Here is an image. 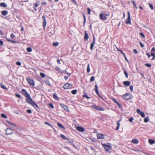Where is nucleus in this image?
<instances>
[{
    "label": "nucleus",
    "mask_w": 155,
    "mask_h": 155,
    "mask_svg": "<svg viewBox=\"0 0 155 155\" xmlns=\"http://www.w3.org/2000/svg\"><path fill=\"white\" fill-rule=\"evenodd\" d=\"M39 5L38 2L33 4L34 6L33 7V8H34V10L35 11H36L37 10L36 8L38 7Z\"/></svg>",
    "instance_id": "obj_19"
},
{
    "label": "nucleus",
    "mask_w": 155,
    "mask_h": 155,
    "mask_svg": "<svg viewBox=\"0 0 155 155\" xmlns=\"http://www.w3.org/2000/svg\"><path fill=\"white\" fill-rule=\"evenodd\" d=\"M117 51H118L120 52L122 54H123V53H124L120 49H119V48H117Z\"/></svg>",
    "instance_id": "obj_55"
},
{
    "label": "nucleus",
    "mask_w": 155,
    "mask_h": 155,
    "mask_svg": "<svg viewBox=\"0 0 155 155\" xmlns=\"http://www.w3.org/2000/svg\"><path fill=\"white\" fill-rule=\"evenodd\" d=\"M83 97H85L88 99L90 98V97H89L87 94H84L83 96Z\"/></svg>",
    "instance_id": "obj_52"
},
{
    "label": "nucleus",
    "mask_w": 155,
    "mask_h": 155,
    "mask_svg": "<svg viewBox=\"0 0 155 155\" xmlns=\"http://www.w3.org/2000/svg\"><path fill=\"white\" fill-rule=\"evenodd\" d=\"M60 105L64 109V110L66 111H69L68 107L66 105L64 104H60Z\"/></svg>",
    "instance_id": "obj_14"
},
{
    "label": "nucleus",
    "mask_w": 155,
    "mask_h": 155,
    "mask_svg": "<svg viewBox=\"0 0 155 155\" xmlns=\"http://www.w3.org/2000/svg\"><path fill=\"white\" fill-rule=\"evenodd\" d=\"M0 6L2 7H6L7 6V5L4 2L0 3Z\"/></svg>",
    "instance_id": "obj_27"
},
{
    "label": "nucleus",
    "mask_w": 155,
    "mask_h": 155,
    "mask_svg": "<svg viewBox=\"0 0 155 155\" xmlns=\"http://www.w3.org/2000/svg\"><path fill=\"white\" fill-rule=\"evenodd\" d=\"M133 51H134V53L135 54H137L138 53V51H137V50L135 49H134L133 50Z\"/></svg>",
    "instance_id": "obj_62"
},
{
    "label": "nucleus",
    "mask_w": 155,
    "mask_h": 155,
    "mask_svg": "<svg viewBox=\"0 0 155 155\" xmlns=\"http://www.w3.org/2000/svg\"><path fill=\"white\" fill-rule=\"evenodd\" d=\"M26 80L30 86H34L35 85V82L33 79H31L29 77H27L26 78Z\"/></svg>",
    "instance_id": "obj_6"
},
{
    "label": "nucleus",
    "mask_w": 155,
    "mask_h": 155,
    "mask_svg": "<svg viewBox=\"0 0 155 155\" xmlns=\"http://www.w3.org/2000/svg\"><path fill=\"white\" fill-rule=\"evenodd\" d=\"M4 34V32L2 30H0V35H3Z\"/></svg>",
    "instance_id": "obj_59"
},
{
    "label": "nucleus",
    "mask_w": 155,
    "mask_h": 155,
    "mask_svg": "<svg viewBox=\"0 0 155 155\" xmlns=\"http://www.w3.org/2000/svg\"><path fill=\"white\" fill-rule=\"evenodd\" d=\"M15 96L19 98H21V96L19 94H18L17 93H15Z\"/></svg>",
    "instance_id": "obj_43"
},
{
    "label": "nucleus",
    "mask_w": 155,
    "mask_h": 155,
    "mask_svg": "<svg viewBox=\"0 0 155 155\" xmlns=\"http://www.w3.org/2000/svg\"><path fill=\"white\" fill-rule=\"evenodd\" d=\"M94 77L93 76H92L90 80V82H92L94 80Z\"/></svg>",
    "instance_id": "obj_40"
},
{
    "label": "nucleus",
    "mask_w": 155,
    "mask_h": 155,
    "mask_svg": "<svg viewBox=\"0 0 155 155\" xmlns=\"http://www.w3.org/2000/svg\"><path fill=\"white\" fill-rule=\"evenodd\" d=\"M77 91L76 89L73 90L71 91V93L73 94H77Z\"/></svg>",
    "instance_id": "obj_33"
},
{
    "label": "nucleus",
    "mask_w": 155,
    "mask_h": 155,
    "mask_svg": "<svg viewBox=\"0 0 155 155\" xmlns=\"http://www.w3.org/2000/svg\"><path fill=\"white\" fill-rule=\"evenodd\" d=\"M137 112L138 114L140 115L142 117H143L145 116V115L144 113L143 112L141 111L139 109H137Z\"/></svg>",
    "instance_id": "obj_12"
},
{
    "label": "nucleus",
    "mask_w": 155,
    "mask_h": 155,
    "mask_svg": "<svg viewBox=\"0 0 155 155\" xmlns=\"http://www.w3.org/2000/svg\"><path fill=\"white\" fill-rule=\"evenodd\" d=\"M21 93L26 98V99H28L30 97V94L28 93L25 89H22Z\"/></svg>",
    "instance_id": "obj_5"
},
{
    "label": "nucleus",
    "mask_w": 155,
    "mask_h": 155,
    "mask_svg": "<svg viewBox=\"0 0 155 155\" xmlns=\"http://www.w3.org/2000/svg\"><path fill=\"white\" fill-rule=\"evenodd\" d=\"M1 87L3 89H5V90L7 89V88H6L5 85H3L2 84H1Z\"/></svg>",
    "instance_id": "obj_38"
},
{
    "label": "nucleus",
    "mask_w": 155,
    "mask_h": 155,
    "mask_svg": "<svg viewBox=\"0 0 155 155\" xmlns=\"http://www.w3.org/2000/svg\"><path fill=\"white\" fill-rule=\"evenodd\" d=\"M87 11L88 14V15H90L91 14V10L89 8H87Z\"/></svg>",
    "instance_id": "obj_41"
},
{
    "label": "nucleus",
    "mask_w": 155,
    "mask_h": 155,
    "mask_svg": "<svg viewBox=\"0 0 155 155\" xmlns=\"http://www.w3.org/2000/svg\"><path fill=\"white\" fill-rule=\"evenodd\" d=\"M16 64L20 66L21 65V63L19 61L17 62Z\"/></svg>",
    "instance_id": "obj_58"
},
{
    "label": "nucleus",
    "mask_w": 155,
    "mask_h": 155,
    "mask_svg": "<svg viewBox=\"0 0 155 155\" xmlns=\"http://www.w3.org/2000/svg\"><path fill=\"white\" fill-rule=\"evenodd\" d=\"M138 142V140L137 139H134L131 140V143L134 144H137Z\"/></svg>",
    "instance_id": "obj_24"
},
{
    "label": "nucleus",
    "mask_w": 155,
    "mask_h": 155,
    "mask_svg": "<svg viewBox=\"0 0 155 155\" xmlns=\"http://www.w3.org/2000/svg\"><path fill=\"white\" fill-rule=\"evenodd\" d=\"M3 45V41L0 40V46H2Z\"/></svg>",
    "instance_id": "obj_54"
},
{
    "label": "nucleus",
    "mask_w": 155,
    "mask_h": 155,
    "mask_svg": "<svg viewBox=\"0 0 155 155\" xmlns=\"http://www.w3.org/2000/svg\"><path fill=\"white\" fill-rule=\"evenodd\" d=\"M149 121V119L147 118H145L144 119V121L145 123Z\"/></svg>",
    "instance_id": "obj_47"
},
{
    "label": "nucleus",
    "mask_w": 155,
    "mask_h": 155,
    "mask_svg": "<svg viewBox=\"0 0 155 155\" xmlns=\"http://www.w3.org/2000/svg\"><path fill=\"white\" fill-rule=\"evenodd\" d=\"M10 37L12 38L13 39L15 38V36L14 34L12 33L10 35Z\"/></svg>",
    "instance_id": "obj_45"
},
{
    "label": "nucleus",
    "mask_w": 155,
    "mask_h": 155,
    "mask_svg": "<svg viewBox=\"0 0 155 155\" xmlns=\"http://www.w3.org/2000/svg\"><path fill=\"white\" fill-rule=\"evenodd\" d=\"M53 97H54V98L56 100H59V98L57 96V95L55 94H54L53 95Z\"/></svg>",
    "instance_id": "obj_31"
},
{
    "label": "nucleus",
    "mask_w": 155,
    "mask_h": 155,
    "mask_svg": "<svg viewBox=\"0 0 155 155\" xmlns=\"http://www.w3.org/2000/svg\"><path fill=\"white\" fill-rule=\"evenodd\" d=\"M27 111L28 113L30 114H31L32 113V111H31V110L30 109L27 110Z\"/></svg>",
    "instance_id": "obj_57"
},
{
    "label": "nucleus",
    "mask_w": 155,
    "mask_h": 155,
    "mask_svg": "<svg viewBox=\"0 0 155 155\" xmlns=\"http://www.w3.org/2000/svg\"><path fill=\"white\" fill-rule=\"evenodd\" d=\"M41 77L42 78H44L45 77V75L43 73L41 72L40 73Z\"/></svg>",
    "instance_id": "obj_39"
},
{
    "label": "nucleus",
    "mask_w": 155,
    "mask_h": 155,
    "mask_svg": "<svg viewBox=\"0 0 155 155\" xmlns=\"http://www.w3.org/2000/svg\"><path fill=\"white\" fill-rule=\"evenodd\" d=\"M102 145L105 150L106 151H109L111 149L112 147L110 145L105 144H102Z\"/></svg>",
    "instance_id": "obj_7"
},
{
    "label": "nucleus",
    "mask_w": 155,
    "mask_h": 155,
    "mask_svg": "<svg viewBox=\"0 0 155 155\" xmlns=\"http://www.w3.org/2000/svg\"><path fill=\"white\" fill-rule=\"evenodd\" d=\"M95 42H92L90 45V48L91 50H92L93 49V47L94 46V45L95 44Z\"/></svg>",
    "instance_id": "obj_25"
},
{
    "label": "nucleus",
    "mask_w": 155,
    "mask_h": 155,
    "mask_svg": "<svg viewBox=\"0 0 155 155\" xmlns=\"http://www.w3.org/2000/svg\"><path fill=\"white\" fill-rule=\"evenodd\" d=\"M97 137L98 139H104V136L103 134L98 133L97 134Z\"/></svg>",
    "instance_id": "obj_16"
},
{
    "label": "nucleus",
    "mask_w": 155,
    "mask_h": 155,
    "mask_svg": "<svg viewBox=\"0 0 155 155\" xmlns=\"http://www.w3.org/2000/svg\"><path fill=\"white\" fill-rule=\"evenodd\" d=\"M132 97V96L130 93H126L122 96L123 99L125 100H129L131 99Z\"/></svg>",
    "instance_id": "obj_3"
},
{
    "label": "nucleus",
    "mask_w": 155,
    "mask_h": 155,
    "mask_svg": "<svg viewBox=\"0 0 155 155\" xmlns=\"http://www.w3.org/2000/svg\"><path fill=\"white\" fill-rule=\"evenodd\" d=\"M111 99L114 101V102L116 104H117L118 102H117L116 100L115 99V98H111Z\"/></svg>",
    "instance_id": "obj_56"
},
{
    "label": "nucleus",
    "mask_w": 155,
    "mask_h": 155,
    "mask_svg": "<svg viewBox=\"0 0 155 155\" xmlns=\"http://www.w3.org/2000/svg\"><path fill=\"white\" fill-rule=\"evenodd\" d=\"M92 107L95 109H96L97 110H99L100 111H104V109L103 107H100L97 106L95 105H94L92 106Z\"/></svg>",
    "instance_id": "obj_10"
},
{
    "label": "nucleus",
    "mask_w": 155,
    "mask_h": 155,
    "mask_svg": "<svg viewBox=\"0 0 155 155\" xmlns=\"http://www.w3.org/2000/svg\"><path fill=\"white\" fill-rule=\"evenodd\" d=\"M57 124L58 125V126L59 127H60L61 128H62L64 129H65V128L63 126V125L59 123V122H58L57 123Z\"/></svg>",
    "instance_id": "obj_26"
},
{
    "label": "nucleus",
    "mask_w": 155,
    "mask_h": 155,
    "mask_svg": "<svg viewBox=\"0 0 155 155\" xmlns=\"http://www.w3.org/2000/svg\"><path fill=\"white\" fill-rule=\"evenodd\" d=\"M60 136L61 138H62L63 139L68 140L69 141V143H71V142L70 141L69 139L68 138L66 137L64 135L61 134H60Z\"/></svg>",
    "instance_id": "obj_17"
},
{
    "label": "nucleus",
    "mask_w": 155,
    "mask_h": 155,
    "mask_svg": "<svg viewBox=\"0 0 155 155\" xmlns=\"http://www.w3.org/2000/svg\"><path fill=\"white\" fill-rule=\"evenodd\" d=\"M124 73L126 76V78H128V74L126 71H125V70L124 71Z\"/></svg>",
    "instance_id": "obj_44"
},
{
    "label": "nucleus",
    "mask_w": 155,
    "mask_h": 155,
    "mask_svg": "<svg viewBox=\"0 0 155 155\" xmlns=\"http://www.w3.org/2000/svg\"><path fill=\"white\" fill-rule=\"evenodd\" d=\"M95 87V91L96 93L101 98H102L100 96L99 94V92L98 90V88L97 87V84H96L94 86Z\"/></svg>",
    "instance_id": "obj_18"
},
{
    "label": "nucleus",
    "mask_w": 155,
    "mask_h": 155,
    "mask_svg": "<svg viewBox=\"0 0 155 155\" xmlns=\"http://www.w3.org/2000/svg\"><path fill=\"white\" fill-rule=\"evenodd\" d=\"M59 45V43L58 42H54L53 43V45L54 46H57Z\"/></svg>",
    "instance_id": "obj_46"
},
{
    "label": "nucleus",
    "mask_w": 155,
    "mask_h": 155,
    "mask_svg": "<svg viewBox=\"0 0 155 155\" xmlns=\"http://www.w3.org/2000/svg\"><path fill=\"white\" fill-rule=\"evenodd\" d=\"M123 84L125 86H130V82L128 81H126L123 82Z\"/></svg>",
    "instance_id": "obj_21"
},
{
    "label": "nucleus",
    "mask_w": 155,
    "mask_h": 155,
    "mask_svg": "<svg viewBox=\"0 0 155 155\" xmlns=\"http://www.w3.org/2000/svg\"><path fill=\"white\" fill-rule=\"evenodd\" d=\"M87 72L89 73L90 72V64H88L87 66Z\"/></svg>",
    "instance_id": "obj_34"
},
{
    "label": "nucleus",
    "mask_w": 155,
    "mask_h": 155,
    "mask_svg": "<svg viewBox=\"0 0 155 155\" xmlns=\"http://www.w3.org/2000/svg\"><path fill=\"white\" fill-rule=\"evenodd\" d=\"M121 120H122L121 119H120L119 120H118L117 121V126L115 129V130H118L119 129V127H120V122Z\"/></svg>",
    "instance_id": "obj_22"
},
{
    "label": "nucleus",
    "mask_w": 155,
    "mask_h": 155,
    "mask_svg": "<svg viewBox=\"0 0 155 155\" xmlns=\"http://www.w3.org/2000/svg\"><path fill=\"white\" fill-rule=\"evenodd\" d=\"M1 116L2 117L4 118H7V116L4 114H1Z\"/></svg>",
    "instance_id": "obj_35"
},
{
    "label": "nucleus",
    "mask_w": 155,
    "mask_h": 155,
    "mask_svg": "<svg viewBox=\"0 0 155 155\" xmlns=\"http://www.w3.org/2000/svg\"><path fill=\"white\" fill-rule=\"evenodd\" d=\"M13 133V130L10 128H8L6 130V133L7 135H10Z\"/></svg>",
    "instance_id": "obj_13"
},
{
    "label": "nucleus",
    "mask_w": 155,
    "mask_h": 155,
    "mask_svg": "<svg viewBox=\"0 0 155 155\" xmlns=\"http://www.w3.org/2000/svg\"><path fill=\"white\" fill-rule=\"evenodd\" d=\"M76 129L77 130L81 132H84L85 130L84 129L81 127H77Z\"/></svg>",
    "instance_id": "obj_15"
},
{
    "label": "nucleus",
    "mask_w": 155,
    "mask_h": 155,
    "mask_svg": "<svg viewBox=\"0 0 155 155\" xmlns=\"http://www.w3.org/2000/svg\"><path fill=\"white\" fill-rule=\"evenodd\" d=\"M41 5H47V3L45 2H43L41 3Z\"/></svg>",
    "instance_id": "obj_64"
},
{
    "label": "nucleus",
    "mask_w": 155,
    "mask_h": 155,
    "mask_svg": "<svg viewBox=\"0 0 155 155\" xmlns=\"http://www.w3.org/2000/svg\"><path fill=\"white\" fill-rule=\"evenodd\" d=\"M50 108H54V106L53 104L51 103H50L48 104Z\"/></svg>",
    "instance_id": "obj_42"
},
{
    "label": "nucleus",
    "mask_w": 155,
    "mask_h": 155,
    "mask_svg": "<svg viewBox=\"0 0 155 155\" xmlns=\"http://www.w3.org/2000/svg\"><path fill=\"white\" fill-rule=\"evenodd\" d=\"M155 51V48L154 47H153L151 49V54H150V53H146V55L148 56V58H150V56H151L153 57L151 59V60H154V58L155 57V54L153 53L152 52L153 51Z\"/></svg>",
    "instance_id": "obj_4"
},
{
    "label": "nucleus",
    "mask_w": 155,
    "mask_h": 155,
    "mask_svg": "<svg viewBox=\"0 0 155 155\" xmlns=\"http://www.w3.org/2000/svg\"><path fill=\"white\" fill-rule=\"evenodd\" d=\"M1 14L2 15L5 16L8 14V11L6 10H3L1 11Z\"/></svg>",
    "instance_id": "obj_23"
},
{
    "label": "nucleus",
    "mask_w": 155,
    "mask_h": 155,
    "mask_svg": "<svg viewBox=\"0 0 155 155\" xmlns=\"http://www.w3.org/2000/svg\"><path fill=\"white\" fill-rule=\"evenodd\" d=\"M149 7L150 8H151V9L152 10H153V5L150 3H149Z\"/></svg>",
    "instance_id": "obj_48"
},
{
    "label": "nucleus",
    "mask_w": 155,
    "mask_h": 155,
    "mask_svg": "<svg viewBox=\"0 0 155 155\" xmlns=\"http://www.w3.org/2000/svg\"><path fill=\"white\" fill-rule=\"evenodd\" d=\"M42 18L43 20V22L42 24V25L43 28L45 29V28L46 26V25L47 22L45 20V17L44 15H43L42 17Z\"/></svg>",
    "instance_id": "obj_11"
},
{
    "label": "nucleus",
    "mask_w": 155,
    "mask_h": 155,
    "mask_svg": "<svg viewBox=\"0 0 155 155\" xmlns=\"http://www.w3.org/2000/svg\"><path fill=\"white\" fill-rule=\"evenodd\" d=\"M83 18L84 19V23H83V25H85L86 21V17L85 15L84 14H83Z\"/></svg>",
    "instance_id": "obj_28"
},
{
    "label": "nucleus",
    "mask_w": 155,
    "mask_h": 155,
    "mask_svg": "<svg viewBox=\"0 0 155 155\" xmlns=\"http://www.w3.org/2000/svg\"><path fill=\"white\" fill-rule=\"evenodd\" d=\"M90 140H91V141H92L94 142H95L96 141V139L94 138H90Z\"/></svg>",
    "instance_id": "obj_49"
},
{
    "label": "nucleus",
    "mask_w": 155,
    "mask_h": 155,
    "mask_svg": "<svg viewBox=\"0 0 155 155\" xmlns=\"http://www.w3.org/2000/svg\"><path fill=\"white\" fill-rule=\"evenodd\" d=\"M109 17V14H106L105 12L101 13L99 14V17L100 19L103 21L107 20Z\"/></svg>",
    "instance_id": "obj_1"
},
{
    "label": "nucleus",
    "mask_w": 155,
    "mask_h": 155,
    "mask_svg": "<svg viewBox=\"0 0 155 155\" xmlns=\"http://www.w3.org/2000/svg\"><path fill=\"white\" fill-rule=\"evenodd\" d=\"M116 104L118 106V107L120 108H121L122 107L120 103L119 102H118Z\"/></svg>",
    "instance_id": "obj_51"
},
{
    "label": "nucleus",
    "mask_w": 155,
    "mask_h": 155,
    "mask_svg": "<svg viewBox=\"0 0 155 155\" xmlns=\"http://www.w3.org/2000/svg\"><path fill=\"white\" fill-rule=\"evenodd\" d=\"M27 51L28 52H31L32 51V49L31 48L28 47L27 48Z\"/></svg>",
    "instance_id": "obj_37"
},
{
    "label": "nucleus",
    "mask_w": 155,
    "mask_h": 155,
    "mask_svg": "<svg viewBox=\"0 0 155 155\" xmlns=\"http://www.w3.org/2000/svg\"><path fill=\"white\" fill-rule=\"evenodd\" d=\"M131 2L133 4L134 7L136 9H137V7L136 5V3L135 2V1H132Z\"/></svg>",
    "instance_id": "obj_30"
},
{
    "label": "nucleus",
    "mask_w": 155,
    "mask_h": 155,
    "mask_svg": "<svg viewBox=\"0 0 155 155\" xmlns=\"http://www.w3.org/2000/svg\"><path fill=\"white\" fill-rule=\"evenodd\" d=\"M140 35L143 38L145 37V36L143 33L141 32L140 33Z\"/></svg>",
    "instance_id": "obj_60"
},
{
    "label": "nucleus",
    "mask_w": 155,
    "mask_h": 155,
    "mask_svg": "<svg viewBox=\"0 0 155 155\" xmlns=\"http://www.w3.org/2000/svg\"><path fill=\"white\" fill-rule=\"evenodd\" d=\"M149 142L150 143V144H153L154 143H155V141H154L153 140L149 139Z\"/></svg>",
    "instance_id": "obj_32"
},
{
    "label": "nucleus",
    "mask_w": 155,
    "mask_h": 155,
    "mask_svg": "<svg viewBox=\"0 0 155 155\" xmlns=\"http://www.w3.org/2000/svg\"><path fill=\"white\" fill-rule=\"evenodd\" d=\"M45 124L47 125L48 126H50V127H51L52 128H53V127L51 125V124H49L48 122H47L46 121V122H45Z\"/></svg>",
    "instance_id": "obj_36"
},
{
    "label": "nucleus",
    "mask_w": 155,
    "mask_h": 155,
    "mask_svg": "<svg viewBox=\"0 0 155 155\" xmlns=\"http://www.w3.org/2000/svg\"><path fill=\"white\" fill-rule=\"evenodd\" d=\"M89 38V36L87 33V31H85L84 32V39L85 40L87 41V40Z\"/></svg>",
    "instance_id": "obj_20"
},
{
    "label": "nucleus",
    "mask_w": 155,
    "mask_h": 155,
    "mask_svg": "<svg viewBox=\"0 0 155 155\" xmlns=\"http://www.w3.org/2000/svg\"><path fill=\"white\" fill-rule=\"evenodd\" d=\"M6 40L7 41H9V42H12L13 43H15L16 42V41L12 40H11L10 39L8 38H6Z\"/></svg>",
    "instance_id": "obj_29"
},
{
    "label": "nucleus",
    "mask_w": 155,
    "mask_h": 155,
    "mask_svg": "<svg viewBox=\"0 0 155 155\" xmlns=\"http://www.w3.org/2000/svg\"><path fill=\"white\" fill-rule=\"evenodd\" d=\"M72 86V84H71L69 83H67L64 84V85L63 86V88L65 90L69 89L71 88Z\"/></svg>",
    "instance_id": "obj_9"
},
{
    "label": "nucleus",
    "mask_w": 155,
    "mask_h": 155,
    "mask_svg": "<svg viewBox=\"0 0 155 155\" xmlns=\"http://www.w3.org/2000/svg\"><path fill=\"white\" fill-rule=\"evenodd\" d=\"M133 86H130V89L131 91H133Z\"/></svg>",
    "instance_id": "obj_63"
},
{
    "label": "nucleus",
    "mask_w": 155,
    "mask_h": 155,
    "mask_svg": "<svg viewBox=\"0 0 155 155\" xmlns=\"http://www.w3.org/2000/svg\"><path fill=\"white\" fill-rule=\"evenodd\" d=\"M127 15H128V18L127 19L125 20V22L126 24H131V18L130 16V12L128 11L127 12Z\"/></svg>",
    "instance_id": "obj_8"
},
{
    "label": "nucleus",
    "mask_w": 155,
    "mask_h": 155,
    "mask_svg": "<svg viewBox=\"0 0 155 155\" xmlns=\"http://www.w3.org/2000/svg\"><path fill=\"white\" fill-rule=\"evenodd\" d=\"M26 101L28 103L31 104L34 107H36L37 108H38V105L33 101L31 97L28 99H26Z\"/></svg>",
    "instance_id": "obj_2"
},
{
    "label": "nucleus",
    "mask_w": 155,
    "mask_h": 155,
    "mask_svg": "<svg viewBox=\"0 0 155 155\" xmlns=\"http://www.w3.org/2000/svg\"><path fill=\"white\" fill-rule=\"evenodd\" d=\"M134 120V118L133 117H131L129 119V121L130 122H132Z\"/></svg>",
    "instance_id": "obj_53"
},
{
    "label": "nucleus",
    "mask_w": 155,
    "mask_h": 155,
    "mask_svg": "<svg viewBox=\"0 0 155 155\" xmlns=\"http://www.w3.org/2000/svg\"><path fill=\"white\" fill-rule=\"evenodd\" d=\"M145 65L147 67H150L151 66V65L149 64H147V63H146L145 64Z\"/></svg>",
    "instance_id": "obj_50"
},
{
    "label": "nucleus",
    "mask_w": 155,
    "mask_h": 155,
    "mask_svg": "<svg viewBox=\"0 0 155 155\" xmlns=\"http://www.w3.org/2000/svg\"><path fill=\"white\" fill-rule=\"evenodd\" d=\"M57 61L58 64H61L60 61L59 59H58L57 60Z\"/></svg>",
    "instance_id": "obj_61"
}]
</instances>
